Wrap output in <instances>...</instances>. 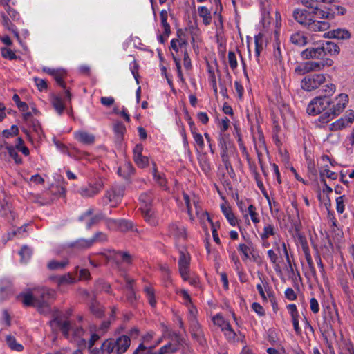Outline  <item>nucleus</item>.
<instances>
[{
    "label": "nucleus",
    "mask_w": 354,
    "mask_h": 354,
    "mask_svg": "<svg viewBox=\"0 0 354 354\" xmlns=\"http://www.w3.org/2000/svg\"><path fill=\"white\" fill-rule=\"evenodd\" d=\"M348 102V96L342 93L335 97L334 104L330 106L331 100L326 96H319L313 98L307 106V113L316 115L322 112L324 113L320 117L323 122H328L339 115L345 109Z\"/></svg>",
    "instance_id": "obj_1"
},
{
    "label": "nucleus",
    "mask_w": 354,
    "mask_h": 354,
    "mask_svg": "<svg viewBox=\"0 0 354 354\" xmlns=\"http://www.w3.org/2000/svg\"><path fill=\"white\" fill-rule=\"evenodd\" d=\"M50 324L53 329L60 330L64 336L71 342L83 343L86 345V341H88V347L89 348L100 338L99 335L95 333H85L81 326L72 325L66 316L60 312L54 314V318L50 322Z\"/></svg>",
    "instance_id": "obj_2"
},
{
    "label": "nucleus",
    "mask_w": 354,
    "mask_h": 354,
    "mask_svg": "<svg viewBox=\"0 0 354 354\" xmlns=\"http://www.w3.org/2000/svg\"><path fill=\"white\" fill-rule=\"evenodd\" d=\"M293 17L310 31H325L330 28V24L328 21L313 19L312 11L295 9L293 12Z\"/></svg>",
    "instance_id": "obj_3"
},
{
    "label": "nucleus",
    "mask_w": 354,
    "mask_h": 354,
    "mask_svg": "<svg viewBox=\"0 0 354 354\" xmlns=\"http://www.w3.org/2000/svg\"><path fill=\"white\" fill-rule=\"evenodd\" d=\"M131 344V338L128 335H122L116 339H109L102 345L103 354H122L127 351Z\"/></svg>",
    "instance_id": "obj_4"
},
{
    "label": "nucleus",
    "mask_w": 354,
    "mask_h": 354,
    "mask_svg": "<svg viewBox=\"0 0 354 354\" xmlns=\"http://www.w3.org/2000/svg\"><path fill=\"white\" fill-rule=\"evenodd\" d=\"M140 210L145 220L149 225L156 226L158 224V219L155 212L151 208L153 196L151 192H145L140 194Z\"/></svg>",
    "instance_id": "obj_5"
},
{
    "label": "nucleus",
    "mask_w": 354,
    "mask_h": 354,
    "mask_svg": "<svg viewBox=\"0 0 354 354\" xmlns=\"http://www.w3.org/2000/svg\"><path fill=\"white\" fill-rule=\"evenodd\" d=\"M102 257L106 259V263H124L132 264L136 263V259L127 252H116L115 250L109 251L102 254Z\"/></svg>",
    "instance_id": "obj_6"
},
{
    "label": "nucleus",
    "mask_w": 354,
    "mask_h": 354,
    "mask_svg": "<svg viewBox=\"0 0 354 354\" xmlns=\"http://www.w3.org/2000/svg\"><path fill=\"white\" fill-rule=\"evenodd\" d=\"M267 253L270 262L273 264L279 265L284 257L289 261L288 251L284 242L274 241L273 248L268 250Z\"/></svg>",
    "instance_id": "obj_7"
},
{
    "label": "nucleus",
    "mask_w": 354,
    "mask_h": 354,
    "mask_svg": "<svg viewBox=\"0 0 354 354\" xmlns=\"http://www.w3.org/2000/svg\"><path fill=\"white\" fill-rule=\"evenodd\" d=\"M212 320L215 326H217L221 329L225 338L229 342L235 341L236 333L232 329L230 323L227 321H226L221 314L218 313L216 315L213 316Z\"/></svg>",
    "instance_id": "obj_8"
},
{
    "label": "nucleus",
    "mask_w": 354,
    "mask_h": 354,
    "mask_svg": "<svg viewBox=\"0 0 354 354\" xmlns=\"http://www.w3.org/2000/svg\"><path fill=\"white\" fill-rule=\"evenodd\" d=\"M326 81L325 75L323 74H313L305 77L301 82V88L307 91H311L317 88Z\"/></svg>",
    "instance_id": "obj_9"
},
{
    "label": "nucleus",
    "mask_w": 354,
    "mask_h": 354,
    "mask_svg": "<svg viewBox=\"0 0 354 354\" xmlns=\"http://www.w3.org/2000/svg\"><path fill=\"white\" fill-rule=\"evenodd\" d=\"M179 296L182 297L183 304L186 306L188 314L187 318L189 322L197 320L198 310L193 304L190 295L185 290H180L177 292Z\"/></svg>",
    "instance_id": "obj_10"
},
{
    "label": "nucleus",
    "mask_w": 354,
    "mask_h": 354,
    "mask_svg": "<svg viewBox=\"0 0 354 354\" xmlns=\"http://www.w3.org/2000/svg\"><path fill=\"white\" fill-rule=\"evenodd\" d=\"M124 194V189L122 186H115L106 192L104 198V202L106 204L110 203L111 207H115L120 203Z\"/></svg>",
    "instance_id": "obj_11"
},
{
    "label": "nucleus",
    "mask_w": 354,
    "mask_h": 354,
    "mask_svg": "<svg viewBox=\"0 0 354 354\" xmlns=\"http://www.w3.org/2000/svg\"><path fill=\"white\" fill-rule=\"evenodd\" d=\"M168 235L176 240L184 241L187 236L186 229L179 222L171 223L168 226Z\"/></svg>",
    "instance_id": "obj_12"
},
{
    "label": "nucleus",
    "mask_w": 354,
    "mask_h": 354,
    "mask_svg": "<svg viewBox=\"0 0 354 354\" xmlns=\"http://www.w3.org/2000/svg\"><path fill=\"white\" fill-rule=\"evenodd\" d=\"M35 294L37 296V307L41 308L47 306L48 299L54 296V291L46 288H40L34 289Z\"/></svg>",
    "instance_id": "obj_13"
},
{
    "label": "nucleus",
    "mask_w": 354,
    "mask_h": 354,
    "mask_svg": "<svg viewBox=\"0 0 354 354\" xmlns=\"http://www.w3.org/2000/svg\"><path fill=\"white\" fill-rule=\"evenodd\" d=\"M103 187V183L101 180L96 181L93 185L82 187L79 190V193L84 197H92L97 194Z\"/></svg>",
    "instance_id": "obj_14"
},
{
    "label": "nucleus",
    "mask_w": 354,
    "mask_h": 354,
    "mask_svg": "<svg viewBox=\"0 0 354 354\" xmlns=\"http://www.w3.org/2000/svg\"><path fill=\"white\" fill-rule=\"evenodd\" d=\"M93 212L91 209H88L84 214L80 217V221H84L87 229H90L92 226L96 225L101 220H102L103 216L102 214L92 215Z\"/></svg>",
    "instance_id": "obj_15"
},
{
    "label": "nucleus",
    "mask_w": 354,
    "mask_h": 354,
    "mask_svg": "<svg viewBox=\"0 0 354 354\" xmlns=\"http://www.w3.org/2000/svg\"><path fill=\"white\" fill-rule=\"evenodd\" d=\"M301 56L304 59L322 58L323 53L322 45L319 44L317 46L310 47L304 50L301 53Z\"/></svg>",
    "instance_id": "obj_16"
},
{
    "label": "nucleus",
    "mask_w": 354,
    "mask_h": 354,
    "mask_svg": "<svg viewBox=\"0 0 354 354\" xmlns=\"http://www.w3.org/2000/svg\"><path fill=\"white\" fill-rule=\"evenodd\" d=\"M321 69L322 64L319 62H307L297 66L295 68V72L304 75L311 71H320Z\"/></svg>",
    "instance_id": "obj_17"
},
{
    "label": "nucleus",
    "mask_w": 354,
    "mask_h": 354,
    "mask_svg": "<svg viewBox=\"0 0 354 354\" xmlns=\"http://www.w3.org/2000/svg\"><path fill=\"white\" fill-rule=\"evenodd\" d=\"M17 299L25 306H34L37 307V296L35 294V291L28 290L21 292L17 296Z\"/></svg>",
    "instance_id": "obj_18"
},
{
    "label": "nucleus",
    "mask_w": 354,
    "mask_h": 354,
    "mask_svg": "<svg viewBox=\"0 0 354 354\" xmlns=\"http://www.w3.org/2000/svg\"><path fill=\"white\" fill-rule=\"evenodd\" d=\"M143 147L140 145H137L133 149V160L136 165L144 168L149 165V159L147 156H142Z\"/></svg>",
    "instance_id": "obj_19"
},
{
    "label": "nucleus",
    "mask_w": 354,
    "mask_h": 354,
    "mask_svg": "<svg viewBox=\"0 0 354 354\" xmlns=\"http://www.w3.org/2000/svg\"><path fill=\"white\" fill-rule=\"evenodd\" d=\"M323 57L326 55H337L339 53V46L332 41H323L322 44Z\"/></svg>",
    "instance_id": "obj_20"
},
{
    "label": "nucleus",
    "mask_w": 354,
    "mask_h": 354,
    "mask_svg": "<svg viewBox=\"0 0 354 354\" xmlns=\"http://www.w3.org/2000/svg\"><path fill=\"white\" fill-rule=\"evenodd\" d=\"M74 137L78 142L84 145H91L95 142L94 135L82 130L74 132Z\"/></svg>",
    "instance_id": "obj_21"
},
{
    "label": "nucleus",
    "mask_w": 354,
    "mask_h": 354,
    "mask_svg": "<svg viewBox=\"0 0 354 354\" xmlns=\"http://www.w3.org/2000/svg\"><path fill=\"white\" fill-rule=\"evenodd\" d=\"M183 198L186 205L187 212L189 216V219L193 221H194V216L192 212L193 201L194 200L197 203H198L199 198L195 195L189 196L186 193H183Z\"/></svg>",
    "instance_id": "obj_22"
},
{
    "label": "nucleus",
    "mask_w": 354,
    "mask_h": 354,
    "mask_svg": "<svg viewBox=\"0 0 354 354\" xmlns=\"http://www.w3.org/2000/svg\"><path fill=\"white\" fill-rule=\"evenodd\" d=\"M327 37L337 39H348L351 38L350 32L345 28H337L327 32Z\"/></svg>",
    "instance_id": "obj_23"
},
{
    "label": "nucleus",
    "mask_w": 354,
    "mask_h": 354,
    "mask_svg": "<svg viewBox=\"0 0 354 354\" xmlns=\"http://www.w3.org/2000/svg\"><path fill=\"white\" fill-rule=\"evenodd\" d=\"M161 338L157 339L154 344H149L145 346L144 344H140L138 347L135 350L133 354H154L153 348L160 344Z\"/></svg>",
    "instance_id": "obj_24"
},
{
    "label": "nucleus",
    "mask_w": 354,
    "mask_h": 354,
    "mask_svg": "<svg viewBox=\"0 0 354 354\" xmlns=\"http://www.w3.org/2000/svg\"><path fill=\"white\" fill-rule=\"evenodd\" d=\"M50 100L57 113L61 115L65 109V106L62 97L57 95L53 94L50 95Z\"/></svg>",
    "instance_id": "obj_25"
},
{
    "label": "nucleus",
    "mask_w": 354,
    "mask_h": 354,
    "mask_svg": "<svg viewBox=\"0 0 354 354\" xmlns=\"http://www.w3.org/2000/svg\"><path fill=\"white\" fill-rule=\"evenodd\" d=\"M6 345L9 348L13 351L21 352L24 349V346L17 342L16 338L11 335H8L5 337Z\"/></svg>",
    "instance_id": "obj_26"
},
{
    "label": "nucleus",
    "mask_w": 354,
    "mask_h": 354,
    "mask_svg": "<svg viewBox=\"0 0 354 354\" xmlns=\"http://www.w3.org/2000/svg\"><path fill=\"white\" fill-rule=\"evenodd\" d=\"M1 15V18H2V25L4 26V28H6L8 30L11 31L15 35L17 39L19 42H21V39H20L19 33L17 32V30L15 28V26L12 24L11 20L10 19L9 17L3 12H2Z\"/></svg>",
    "instance_id": "obj_27"
},
{
    "label": "nucleus",
    "mask_w": 354,
    "mask_h": 354,
    "mask_svg": "<svg viewBox=\"0 0 354 354\" xmlns=\"http://www.w3.org/2000/svg\"><path fill=\"white\" fill-rule=\"evenodd\" d=\"M193 206L194 207L196 216L200 219L202 223L205 221H207L209 223H212V219L210 218L208 213L202 209L199 205V202L196 203V201L194 200Z\"/></svg>",
    "instance_id": "obj_28"
},
{
    "label": "nucleus",
    "mask_w": 354,
    "mask_h": 354,
    "mask_svg": "<svg viewBox=\"0 0 354 354\" xmlns=\"http://www.w3.org/2000/svg\"><path fill=\"white\" fill-rule=\"evenodd\" d=\"M93 245V241L91 239H80L76 241L71 243V247L77 250H86L91 248Z\"/></svg>",
    "instance_id": "obj_29"
},
{
    "label": "nucleus",
    "mask_w": 354,
    "mask_h": 354,
    "mask_svg": "<svg viewBox=\"0 0 354 354\" xmlns=\"http://www.w3.org/2000/svg\"><path fill=\"white\" fill-rule=\"evenodd\" d=\"M290 41L292 44L298 46H304L307 44V37L304 33L297 32L291 35Z\"/></svg>",
    "instance_id": "obj_30"
},
{
    "label": "nucleus",
    "mask_w": 354,
    "mask_h": 354,
    "mask_svg": "<svg viewBox=\"0 0 354 354\" xmlns=\"http://www.w3.org/2000/svg\"><path fill=\"white\" fill-rule=\"evenodd\" d=\"M313 19L318 20V19H331L334 17V14L329 12L328 10H322L317 7V9H315L312 11Z\"/></svg>",
    "instance_id": "obj_31"
},
{
    "label": "nucleus",
    "mask_w": 354,
    "mask_h": 354,
    "mask_svg": "<svg viewBox=\"0 0 354 354\" xmlns=\"http://www.w3.org/2000/svg\"><path fill=\"white\" fill-rule=\"evenodd\" d=\"M221 208L223 214L228 221L229 223L232 226H235L237 224V219L232 212L231 208L225 205H221Z\"/></svg>",
    "instance_id": "obj_32"
},
{
    "label": "nucleus",
    "mask_w": 354,
    "mask_h": 354,
    "mask_svg": "<svg viewBox=\"0 0 354 354\" xmlns=\"http://www.w3.org/2000/svg\"><path fill=\"white\" fill-rule=\"evenodd\" d=\"M198 13L200 17L203 19L205 25H209L212 22L211 11L205 6H199Z\"/></svg>",
    "instance_id": "obj_33"
},
{
    "label": "nucleus",
    "mask_w": 354,
    "mask_h": 354,
    "mask_svg": "<svg viewBox=\"0 0 354 354\" xmlns=\"http://www.w3.org/2000/svg\"><path fill=\"white\" fill-rule=\"evenodd\" d=\"M189 324L193 337L201 341L203 337V333L198 320L189 322Z\"/></svg>",
    "instance_id": "obj_34"
},
{
    "label": "nucleus",
    "mask_w": 354,
    "mask_h": 354,
    "mask_svg": "<svg viewBox=\"0 0 354 354\" xmlns=\"http://www.w3.org/2000/svg\"><path fill=\"white\" fill-rule=\"evenodd\" d=\"M339 350V354H354V347L349 339H342Z\"/></svg>",
    "instance_id": "obj_35"
},
{
    "label": "nucleus",
    "mask_w": 354,
    "mask_h": 354,
    "mask_svg": "<svg viewBox=\"0 0 354 354\" xmlns=\"http://www.w3.org/2000/svg\"><path fill=\"white\" fill-rule=\"evenodd\" d=\"M133 169L131 165L125 162L118 168V174L124 178H129L133 174Z\"/></svg>",
    "instance_id": "obj_36"
},
{
    "label": "nucleus",
    "mask_w": 354,
    "mask_h": 354,
    "mask_svg": "<svg viewBox=\"0 0 354 354\" xmlns=\"http://www.w3.org/2000/svg\"><path fill=\"white\" fill-rule=\"evenodd\" d=\"M177 343L169 342L159 349L158 354H168L175 352L178 349V344L180 343L179 338L176 337Z\"/></svg>",
    "instance_id": "obj_37"
},
{
    "label": "nucleus",
    "mask_w": 354,
    "mask_h": 354,
    "mask_svg": "<svg viewBox=\"0 0 354 354\" xmlns=\"http://www.w3.org/2000/svg\"><path fill=\"white\" fill-rule=\"evenodd\" d=\"M58 286L72 284L77 281V277L71 273L56 277Z\"/></svg>",
    "instance_id": "obj_38"
},
{
    "label": "nucleus",
    "mask_w": 354,
    "mask_h": 354,
    "mask_svg": "<svg viewBox=\"0 0 354 354\" xmlns=\"http://www.w3.org/2000/svg\"><path fill=\"white\" fill-rule=\"evenodd\" d=\"M276 234V230L274 225L267 223L264 225L263 232L260 234L261 240L268 239L270 236H274Z\"/></svg>",
    "instance_id": "obj_39"
},
{
    "label": "nucleus",
    "mask_w": 354,
    "mask_h": 354,
    "mask_svg": "<svg viewBox=\"0 0 354 354\" xmlns=\"http://www.w3.org/2000/svg\"><path fill=\"white\" fill-rule=\"evenodd\" d=\"M160 21L162 27L163 28V30H165V35H169L171 33L170 30V25L167 22L168 19V13L166 10H162L160 11Z\"/></svg>",
    "instance_id": "obj_40"
},
{
    "label": "nucleus",
    "mask_w": 354,
    "mask_h": 354,
    "mask_svg": "<svg viewBox=\"0 0 354 354\" xmlns=\"http://www.w3.org/2000/svg\"><path fill=\"white\" fill-rule=\"evenodd\" d=\"M264 36L261 33H259L254 37V44H255V54L257 57L260 55L261 52L263 50L265 41L263 39Z\"/></svg>",
    "instance_id": "obj_41"
},
{
    "label": "nucleus",
    "mask_w": 354,
    "mask_h": 354,
    "mask_svg": "<svg viewBox=\"0 0 354 354\" xmlns=\"http://www.w3.org/2000/svg\"><path fill=\"white\" fill-rule=\"evenodd\" d=\"M153 175L154 180L161 187L166 188L167 180L164 174H160L158 171L156 164L153 166Z\"/></svg>",
    "instance_id": "obj_42"
},
{
    "label": "nucleus",
    "mask_w": 354,
    "mask_h": 354,
    "mask_svg": "<svg viewBox=\"0 0 354 354\" xmlns=\"http://www.w3.org/2000/svg\"><path fill=\"white\" fill-rule=\"evenodd\" d=\"M250 216L253 223L257 224L260 222L259 214L257 212V209L253 205H250L245 210V216Z\"/></svg>",
    "instance_id": "obj_43"
},
{
    "label": "nucleus",
    "mask_w": 354,
    "mask_h": 354,
    "mask_svg": "<svg viewBox=\"0 0 354 354\" xmlns=\"http://www.w3.org/2000/svg\"><path fill=\"white\" fill-rule=\"evenodd\" d=\"M254 145L258 156H260V149L265 147L264 138L261 132H258V138H253Z\"/></svg>",
    "instance_id": "obj_44"
},
{
    "label": "nucleus",
    "mask_w": 354,
    "mask_h": 354,
    "mask_svg": "<svg viewBox=\"0 0 354 354\" xmlns=\"http://www.w3.org/2000/svg\"><path fill=\"white\" fill-rule=\"evenodd\" d=\"M239 252H240L245 259H250V255L254 257V250L253 248L246 245L245 244H240L238 248Z\"/></svg>",
    "instance_id": "obj_45"
},
{
    "label": "nucleus",
    "mask_w": 354,
    "mask_h": 354,
    "mask_svg": "<svg viewBox=\"0 0 354 354\" xmlns=\"http://www.w3.org/2000/svg\"><path fill=\"white\" fill-rule=\"evenodd\" d=\"M186 44V41L183 39H173L171 41V48L178 53Z\"/></svg>",
    "instance_id": "obj_46"
},
{
    "label": "nucleus",
    "mask_w": 354,
    "mask_h": 354,
    "mask_svg": "<svg viewBox=\"0 0 354 354\" xmlns=\"http://www.w3.org/2000/svg\"><path fill=\"white\" fill-rule=\"evenodd\" d=\"M144 290L148 299L149 304L151 305V307H155L156 306V300L155 299L153 289L149 286H146Z\"/></svg>",
    "instance_id": "obj_47"
},
{
    "label": "nucleus",
    "mask_w": 354,
    "mask_h": 354,
    "mask_svg": "<svg viewBox=\"0 0 354 354\" xmlns=\"http://www.w3.org/2000/svg\"><path fill=\"white\" fill-rule=\"evenodd\" d=\"M320 177L321 182L323 183L324 184H326L324 177H326L332 180H335L337 178V174L328 169H324L320 171Z\"/></svg>",
    "instance_id": "obj_48"
},
{
    "label": "nucleus",
    "mask_w": 354,
    "mask_h": 354,
    "mask_svg": "<svg viewBox=\"0 0 354 354\" xmlns=\"http://www.w3.org/2000/svg\"><path fill=\"white\" fill-rule=\"evenodd\" d=\"M4 8L7 12V15L11 18V19L15 21L19 19V13L13 8H12L9 5V0L6 1L4 4Z\"/></svg>",
    "instance_id": "obj_49"
},
{
    "label": "nucleus",
    "mask_w": 354,
    "mask_h": 354,
    "mask_svg": "<svg viewBox=\"0 0 354 354\" xmlns=\"http://www.w3.org/2000/svg\"><path fill=\"white\" fill-rule=\"evenodd\" d=\"M179 266H189L190 263V256L186 250L180 251Z\"/></svg>",
    "instance_id": "obj_50"
},
{
    "label": "nucleus",
    "mask_w": 354,
    "mask_h": 354,
    "mask_svg": "<svg viewBox=\"0 0 354 354\" xmlns=\"http://www.w3.org/2000/svg\"><path fill=\"white\" fill-rule=\"evenodd\" d=\"M192 136L197 147L201 150H203L205 148V142L203 136L196 132H193Z\"/></svg>",
    "instance_id": "obj_51"
},
{
    "label": "nucleus",
    "mask_w": 354,
    "mask_h": 354,
    "mask_svg": "<svg viewBox=\"0 0 354 354\" xmlns=\"http://www.w3.org/2000/svg\"><path fill=\"white\" fill-rule=\"evenodd\" d=\"M132 228L133 224L131 222L124 219L118 220L117 230H120L122 232H126L132 230Z\"/></svg>",
    "instance_id": "obj_52"
},
{
    "label": "nucleus",
    "mask_w": 354,
    "mask_h": 354,
    "mask_svg": "<svg viewBox=\"0 0 354 354\" xmlns=\"http://www.w3.org/2000/svg\"><path fill=\"white\" fill-rule=\"evenodd\" d=\"M172 57H173V59H174V61L175 62V64H176V70H177V74H178V77L180 79V80L182 82H185V78L183 77V72H182V70H181L180 59L177 56V55H175L174 53H172Z\"/></svg>",
    "instance_id": "obj_53"
},
{
    "label": "nucleus",
    "mask_w": 354,
    "mask_h": 354,
    "mask_svg": "<svg viewBox=\"0 0 354 354\" xmlns=\"http://www.w3.org/2000/svg\"><path fill=\"white\" fill-rule=\"evenodd\" d=\"M347 125L345 118H341L330 124V129L333 131H338L346 127Z\"/></svg>",
    "instance_id": "obj_54"
},
{
    "label": "nucleus",
    "mask_w": 354,
    "mask_h": 354,
    "mask_svg": "<svg viewBox=\"0 0 354 354\" xmlns=\"http://www.w3.org/2000/svg\"><path fill=\"white\" fill-rule=\"evenodd\" d=\"M19 254L23 259L22 263H26L28 259H29L32 255V250L30 248L27 246H24L21 248Z\"/></svg>",
    "instance_id": "obj_55"
},
{
    "label": "nucleus",
    "mask_w": 354,
    "mask_h": 354,
    "mask_svg": "<svg viewBox=\"0 0 354 354\" xmlns=\"http://www.w3.org/2000/svg\"><path fill=\"white\" fill-rule=\"evenodd\" d=\"M1 55L3 58L8 59L10 60H13L17 59V56L15 53L10 48L3 47L1 48Z\"/></svg>",
    "instance_id": "obj_56"
},
{
    "label": "nucleus",
    "mask_w": 354,
    "mask_h": 354,
    "mask_svg": "<svg viewBox=\"0 0 354 354\" xmlns=\"http://www.w3.org/2000/svg\"><path fill=\"white\" fill-rule=\"evenodd\" d=\"M54 79L57 83L63 88H65V84L64 82V76L65 72L64 71L58 70L57 72H54Z\"/></svg>",
    "instance_id": "obj_57"
},
{
    "label": "nucleus",
    "mask_w": 354,
    "mask_h": 354,
    "mask_svg": "<svg viewBox=\"0 0 354 354\" xmlns=\"http://www.w3.org/2000/svg\"><path fill=\"white\" fill-rule=\"evenodd\" d=\"M13 101L15 102L17 107L22 111L28 110V106L26 102H21L20 97L17 94H15L12 97Z\"/></svg>",
    "instance_id": "obj_58"
},
{
    "label": "nucleus",
    "mask_w": 354,
    "mask_h": 354,
    "mask_svg": "<svg viewBox=\"0 0 354 354\" xmlns=\"http://www.w3.org/2000/svg\"><path fill=\"white\" fill-rule=\"evenodd\" d=\"M19 133L18 127L16 125H12L10 129L3 130L2 135L5 138H9L17 136Z\"/></svg>",
    "instance_id": "obj_59"
},
{
    "label": "nucleus",
    "mask_w": 354,
    "mask_h": 354,
    "mask_svg": "<svg viewBox=\"0 0 354 354\" xmlns=\"http://www.w3.org/2000/svg\"><path fill=\"white\" fill-rule=\"evenodd\" d=\"M320 1L317 0H301V3L307 8L310 9L309 11H313L317 9L318 6L317 3Z\"/></svg>",
    "instance_id": "obj_60"
},
{
    "label": "nucleus",
    "mask_w": 354,
    "mask_h": 354,
    "mask_svg": "<svg viewBox=\"0 0 354 354\" xmlns=\"http://www.w3.org/2000/svg\"><path fill=\"white\" fill-rule=\"evenodd\" d=\"M130 70L133 75L137 84L139 83L138 82V64H137L136 61L134 59L133 62H131L129 64Z\"/></svg>",
    "instance_id": "obj_61"
},
{
    "label": "nucleus",
    "mask_w": 354,
    "mask_h": 354,
    "mask_svg": "<svg viewBox=\"0 0 354 354\" xmlns=\"http://www.w3.org/2000/svg\"><path fill=\"white\" fill-rule=\"evenodd\" d=\"M154 333L153 332H148L147 334H145L143 337V342L142 344H144L145 346H148L149 344H154L155 342L157 340L153 339Z\"/></svg>",
    "instance_id": "obj_62"
},
{
    "label": "nucleus",
    "mask_w": 354,
    "mask_h": 354,
    "mask_svg": "<svg viewBox=\"0 0 354 354\" xmlns=\"http://www.w3.org/2000/svg\"><path fill=\"white\" fill-rule=\"evenodd\" d=\"M335 89H336V87H335V84H333L332 83L325 85L323 87V91H324V93H325L324 96L329 97V96H331L332 95H333V93L335 91Z\"/></svg>",
    "instance_id": "obj_63"
},
{
    "label": "nucleus",
    "mask_w": 354,
    "mask_h": 354,
    "mask_svg": "<svg viewBox=\"0 0 354 354\" xmlns=\"http://www.w3.org/2000/svg\"><path fill=\"white\" fill-rule=\"evenodd\" d=\"M227 59H228L229 65L231 67V68H232V69L236 68L237 67L238 64H237V60H236V57L235 53L232 51H230L228 53Z\"/></svg>",
    "instance_id": "obj_64"
}]
</instances>
